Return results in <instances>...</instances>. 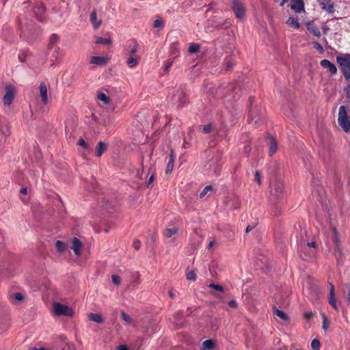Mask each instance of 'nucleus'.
<instances>
[{
    "label": "nucleus",
    "mask_w": 350,
    "mask_h": 350,
    "mask_svg": "<svg viewBox=\"0 0 350 350\" xmlns=\"http://www.w3.org/2000/svg\"><path fill=\"white\" fill-rule=\"evenodd\" d=\"M283 193V183L278 180H273L270 183V202L272 205L271 211L275 216L280 213V201L282 199Z\"/></svg>",
    "instance_id": "1"
},
{
    "label": "nucleus",
    "mask_w": 350,
    "mask_h": 350,
    "mask_svg": "<svg viewBox=\"0 0 350 350\" xmlns=\"http://www.w3.org/2000/svg\"><path fill=\"white\" fill-rule=\"evenodd\" d=\"M306 234L305 228L301 229L300 232V240L299 241V254L301 258L305 260H308L314 258L317 254V243L315 241L306 242L304 236Z\"/></svg>",
    "instance_id": "2"
},
{
    "label": "nucleus",
    "mask_w": 350,
    "mask_h": 350,
    "mask_svg": "<svg viewBox=\"0 0 350 350\" xmlns=\"http://www.w3.org/2000/svg\"><path fill=\"white\" fill-rule=\"evenodd\" d=\"M336 62L339 64L344 78L350 79V53H345L336 57Z\"/></svg>",
    "instance_id": "3"
},
{
    "label": "nucleus",
    "mask_w": 350,
    "mask_h": 350,
    "mask_svg": "<svg viewBox=\"0 0 350 350\" xmlns=\"http://www.w3.org/2000/svg\"><path fill=\"white\" fill-rule=\"evenodd\" d=\"M338 122L345 133L350 130V120L347 116L346 107L342 105L339 108Z\"/></svg>",
    "instance_id": "4"
},
{
    "label": "nucleus",
    "mask_w": 350,
    "mask_h": 350,
    "mask_svg": "<svg viewBox=\"0 0 350 350\" xmlns=\"http://www.w3.org/2000/svg\"><path fill=\"white\" fill-rule=\"evenodd\" d=\"M53 310L54 312L57 316L72 317L73 315V311L71 308L59 303L55 302L53 304Z\"/></svg>",
    "instance_id": "5"
},
{
    "label": "nucleus",
    "mask_w": 350,
    "mask_h": 350,
    "mask_svg": "<svg viewBox=\"0 0 350 350\" xmlns=\"http://www.w3.org/2000/svg\"><path fill=\"white\" fill-rule=\"evenodd\" d=\"M172 100L178 107H183L189 102L186 94L180 89L177 90L176 93L173 95Z\"/></svg>",
    "instance_id": "6"
},
{
    "label": "nucleus",
    "mask_w": 350,
    "mask_h": 350,
    "mask_svg": "<svg viewBox=\"0 0 350 350\" xmlns=\"http://www.w3.org/2000/svg\"><path fill=\"white\" fill-rule=\"evenodd\" d=\"M5 93L3 98V101L5 105L10 106L15 96V88L10 84L6 85L5 87Z\"/></svg>",
    "instance_id": "7"
},
{
    "label": "nucleus",
    "mask_w": 350,
    "mask_h": 350,
    "mask_svg": "<svg viewBox=\"0 0 350 350\" xmlns=\"http://www.w3.org/2000/svg\"><path fill=\"white\" fill-rule=\"evenodd\" d=\"M232 10L239 18H243L245 16V10L241 0L232 1Z\"/></svg>",
    "instance_id": "8"
},
{
    "label": "nucleus",
    "mask_w": 350,
    "mask_h": 350,
    "mask_svg": "<svg viewBox=\"0 0 350 350\" xmlns=\"http://www.w3.org/2000/svg\"><path fill=\"white\" fill-rule=\"evenodd\" d=\"M320 65L323 68L327 69L331 75H334L337 73L338 69L336 66L327 59L321 60Z\"/></svg>",
    "instance_id": "9"
},
{
    "label": "nucleus",
    "mask_w": 350,
    "mask_h": 350,
    "mask_svg": "<svg viewBox=\"0 0 350 350\" xmlns=\"http://www.w3.org/2000/svg\"><path fill=\"white\" fill-rule=\"evenodd\" d=\"M38 90H39V94L41 98L42 103L44 105H47L49 103L48 89H47V86L45 84V83H44V82L40 83Z\"/></svg>",
    "instance_id": "10"
},
{
    "label": "nucleus",
    "mask_w": 350,
    "mask_h": 350,
    "mask_svg": "<svg viewBox=\"0 0 350 350\" xmlns=\"http://www.w3.org/2000/svg\"><path fill=\"white\" fill-rule=\"evenodd\" d=\"M48 54H51L50 57V62L51 66H55L57 63V60L59 59V46H54V48L52 49H47Z\"/></svg>",
    "instance_id": "11"
},
{
    "label": "nucleus",
    "mask_w": 350,
    "mask_h": 350,
    "mask_svg": "<svg viewBox=\"0 0 350 350\" xmlns=\"http://www.w3.org/2000/svg\"><path fill=\"white\" fill-rule=\"evenodd\" d=\"M329 298H328L329 304L333 307V308L336 311L338 312V308L336 304L334 286L332 282H329Z\"/></svg>",
    "instance_id": "12"
},
{
    "label": "nucleus",
    "mask_w": 350,
    "mask_h": 350,
    "mask_svg": "<svg viewBox=\"0 0 350 350\" xmlns=\"http://www.w3.org/2000/svg\"><path fill=\"white\" fill-rule=\"evenodd\" d=\"M71 249L75 254L79 256L81 254L83 244L82 242L77 237H74L71 241Z\"/></svg>",
    "instance_id": "13"
},
{
    "label": "nucleus",
    "mask_w": 350,
    "mask_h": 350,
    "mask_svg": "<svg viewBox=\"0 0 350 350\" xmlns=\"http://www.w3.org/2000/svg\"><path fill=\"white\" fill-rule=\"evenodd\" d=\"M109 58L105 56H92L90 62L92 64L103 66L107 64Z\"/></svg>",
    "instance_id": "14"
},
{
    "label": "nucleus",
    "mask_w": 350,
    "mask_h": 350,
    "mask_svg": "<svg viewBox=\"0 0 350 350\" xmlns=\"http://www.w3.org/2000/svg\"><path fill=\"white\" fill-rule=\"evenodd\" d=\"M320 5L323 10L329 14L334 12V3L332 0H320Z\"/></svg>",
    "instance_id": "15"
},
{
    "label": "nucleus",
    "mask_w": 350,
    "mask_h": 350,
    "mask_svg": "<svg viewBox=\"0 0 350 350\" xmlns=\"http://www.w3.org/2000/svg\"><path fill=\"white\" fill-rule=\"evenodd\" d=\"M175 158H176V156L174 154V152L172 149H171L170 154H169L168 162L167 163V166H166V169H165V173L167 174H171L172 172L173 171Z\"/></svg>",
    "instance_id": "16"
},
{
    "label": "nucleus",
    "mask_w": 350,
    "mask_h": 350,
    "mask_svg": "<svg viewBox=\"0 0 350 350\" xmlns=\"http://www.w3.org/2000/svg\"><path fill=\"white\" fill-rule=\"evenodd\" d=\"M267 140L269 144V156H272L278 150V143L275 139L271 135H268Z\"/></svg>",
    "instance_id": "17"
},
{
    "label": "nucleus",
    "mask_w": 350,
    "mask_h": 350,
    "mask_svg": "<svg viewBox=\"0 0 350 350\" xmlns=\"http://www.w3.org/2000/svg\"><path fill=\"white\" fill-rule=\"evenodd\" d=\"M139 44L134 39L130 40L126 42V51L130 54H135L137 52Z\"/></svg>",
    "instance_id": "18"
},
{
    "label": "nucleus",
    "mask_w": 350,
    "mask_h": 350,
    "mask_svg": "<svg viewBox=\"0 0 350 350\" xmlns=\"http://www.w3.org/2000/svg\"><path fill=\"white\" fill-rule=\"evenodd\" d=\"M293 4L291 5V10L296 12H301L304 10V0H291Z\"/></svg>",
    "instance_id": "19"
},
{
    "label": "nucleus",
    "mask_w": 350,
    "mask_h": 350,
    "mask_svg": "<svg viewBox=\"0 0 350 350\" xmlns=\"http://www.w3.org/2000/svg\"><path fill=\"white\" fill-rule=\"evenodd\" d=\"M307 29L314 36L319 38L321 35L320 29L312 22L306 24Z\"/></svg>",
    "instance_id": "20"
},
{
    "label": "nucleus",
    "mask_w": 350,
    "mask_h": 350,
    "mask_svg": "<svg viewBox=\"0 0 350 350\" xmlns=\"http://www.w3.org/2000/svg\"><path fill=\"white\" fill-rule=\"evenodd\" d=\"M90 21L95 29H97L101 25V20L97 19V14L95 11L90 14Z\"/></svg>",
    "instance_id": "21"
},
{
    "label": "nucleus",
    "mask_w": 350,
    "mask_h": 350,
    "mask_svg": "<svg viewBox=\"0 0 350 350\" xmlns=\"http://www.w3.org/2000/svg\"><path fill=\"white\" fill-rule=\"evenodd\" d=\"M107 148V144L102 141H100L96 148V156L100 157L106 151Z\"/></svg>",
    "instance_id": "22"
},
{
    "label": "nucleus",
    "mask_w": 350,
    "mask_h": 350,
    "mask_svg": "<svg viewBox=\"0 0 350 350\" xmlns=\"http://www.w3.org/2000/svg\"><path fill=\"white\" fill-rule=\"evenodd\" d=\"M179 46L177 42L172 43L170 46V55L173 56L174 57L172 59L176 58L179 55Z\"/></svg>",
    "instance_id": "23"
},
{
    "label": "nucleus",
    "mask_w": 350,
    "mask_h": 350,
    "mask_svg": "<svg viewBox=\"0 0 350 350\" xmlns=\"http://www.w3.org/2000/svg\"><path fill=\"white\" fill-rule=\"evenodd\" d=\"M59 40V37L57 34L53 33L50 36L48 49L54 48V46H58L57 43Z\"/></svg>",
    "instance_id": "24"
},
{
    "label": "nucleus",
    "mask_w": 350,
    "mask_h": 350,
    "mask_svg": "<svg viewBox=\"0 0 350 350\" xmlns=\"http://www.w3.org/2000/svg\"><path fill=\"white\" fill-rule=\"evenodd\" d=\"M139 60V57H136L131 56L128 58V59L126 61L127 66L130 68H134L138 65Z\"/></svg>",
    "instance_id": "25"
},
{
    "label": "nucleus",
    "mask_w": 350,
    "mask_h": 350,
    "mask_svg": "<svg viewBox=\"0 0 350 350\" xmlns=\"http://www.w3.org/2000/svg\"><path fill=\"white\" fill-rule=\"evenodd\" d=\"M89 320L97 323H102L104 322V319L102 316L97 313H90L89 314Z\"/></svg>",
    "instance_id": "26"
},
{
    "label": "nucleus",
    "mask_w": 350,
    "mask_h": 350,
    "mask_svg": "<svg viewBox=\"0 0 350 350\" xmlns=\"http://www.w3.org/2000/svg\"><path fill=\"white\" fill-rule=\"evenodd\" d=\"M215 347V343L213 340H206L202 342V350H212Z\"/></svg>",
    "instance_id": "27"
},
{
    "label": "nucleus",
    "mask_w": 350,
    "mask_h": 350,
    "mask_svg": "<svg viewBox=\"0 0 350 350\" xmlns=\"http://www.w3.org/2000/svg\"><path fill=\"white\" fill-rule=\"evenodd\" d=\"M45 12V8L42 5H38L34 10V12L38 18V19L40 21H42L44 20V18L42 17V14L44 13Z\"/></svg>",
    "instance_id": "28"
},
{
    "label": "nucleus",
    "mask_w": 350,
    "mask_h": 350,
    "mask_svg": "<svg viewBox=\"0 0 350 350\" xmlns=\"http://www.w3.org/2000/svg\"><path fill=\"white\" fill-rule=\"evenodd\" d=\"M286 23L288 25L292 26L296 29H299L300 27V24L299 23L298 18L296 17H293V16L289 17L286 21Z\"/></svg>",
    "instance_id": "29"
},
{
    "label": "nucleus",
    "mask_w": 350,
    "mask_h": 350,
    "mask_svg": "<svg viewBox=\"0 0 350 350\" xmlns=\"http://www.w3.org/2000/svg\"><path fill=\"white\" fill-rule=\"evenodd\" d=\"M96 44H104V45H109L111 44L112 41L111 38H103V37H96Z\"/></svg>",
    "instance_id": "30"
},
{
    "label": "nucleus",
    "mask_w": 350,
    "mask_h": 350,
    "mask_svg": "<svg viewBox=\"0 0 350 350\" xmlns=\"http://www.w3.org/2000/svg\"><path fill=\"white\" fill-rule=\"evenodd\" d=\"M273 313L284 321H286L288 319V315L283 310L275 308Z\"/></svg>",
    "instance_id": "31"
},
{
    "label": "nucleus",
    "mask_w": 350,
    "mask_h": 350,
    "mask_svg": "<svg viewBox=\"0 0 350 350\" xmlns=\"http://www.w3.org/2000/svg\"><path fill=\"white\" fill-rule=\"evenodd\" d=\"M97 98L98 100L103 102L104 104H109L110 102L109 97L103 92H98L97 94Z\"/></svg>",
    "instance_id": "32"
},
{
    "label": "nucleus",
    "mask_w": 350,
    "mask_h": 350,
    "mask_svg": "<svg viewBox=\"0 0 350 350\" xmlns=\"http://www.w3.org/2000/svg\"><path fill=\"white\" fill-rule=\"evenodd\" d=\"M55 247L57 248V250L60 253L64 252L66 248L65 243L59 240L56 241Z\"/></svg>",
    "instance_id": "33"
},
{
    "label": "nucleus",
    "mask_w": 350,
    "mask_h": 350,
    "mask_svg": "<svg viewBox=\"0 0 350 350\" xmlns=\"http://www.w3.org/2000/svg\"><path fill=\"white\" fill-rule=\"evenodd\" d=\"M178 232L177 228H167L164 232V235L167 237L170 238L174 234H176Z\"/></svg>",
    "instance_id": "34"
},
{
    "label": "nucleus",
    "mask_w": 350,
    "mask_h": 350,
    "mask_svg": "<svg viewBox=\"0 0 350 350\" xmlns=\"http://www.w3.org/2000/svg\"><path fill=\"white\" fill-rule=\"evenodd\" d=\"M311 347L313 350H319L321 348V342L319 339L314 338L312 340Z\"/></svg>",
    "instance_id": "35"
},
{
    "label": "nucleus",
    "mask_w": 350,
    "mask_h": 350,
    "mask_svg": "<svg viewBox=\"0 0 350 350\" xmlns=\"http://www.w3.org/2000/svg\"><path fill=\"white\" fill-rule=\"evenodd\" d=\"M200 50V45L198 44H193L190 45L188 48V51L190 53H198Z\"/></svg>",
    "instance_id": "36"
},
{
    "label": "nucleus",
    "mask_w": 350,
    "mask_h": 350,
    "mask_svg": "<svg viewBox=\"0 0 350 350\" xmlns=\"http://www.w3.org/2000/svg\"><path fill=\"white\" fill-rule=\"evenodd\" d=\"M174 63V59H169L165 64L164 66V72L165 73H168L172 64Z\"/></svg>",
    "instance_id": "37"
},
{
    "label": "nucleus",
    "mask_w": 350,
    "mask_h": 350,
    "mask_svg": "<svg viewBox=\"0 0 350 350\" xmlns=\"http://www.w3.org/2000/svg\"><path fill=\"white\" fill-rule=\"evenodd\" d=\"M256 112L253 109H250L248 115V118L251 121H254L255 123H257L260 120L259 118H256Z\"/></svg>",
    "instance_id": "38"
},
{
    "label": "nucleus",
    "mask_w": 350,
    "mask_h": 350,
    "mask_svg": "<svg viewBox=\"0 0 350 350\" xmlns=\"http://www.w3.org/2000/svg\"><path fill=\"white\" fill-rule=\"evenodd\" d=\"M213 190V187L211 185H207L206 186L204 189L201 191V193H200V198H204L208 191H212Z\"/></svg>",
    "instance_id": "39"
},
{
    "label": "nucleus",
    "mask_w": 350,
    "mask_h": 350,
    "mask_svg": "<svg viewBox=\"0 0 350 350\" xmlns=\"http://www.w3.org/2000/svg\"><path fill=\"white\" fill-rule=\"evenodd\" d=\"M208 287H210L215 291H219V292H223L224 290V287L221 285L214 284V283H211L208 285Z\"/></svg>",
    "instance_id": "40"
},
{
    "label": "nucleus",
    "mask_w": 350,
    "mask_h": 350,
    "mask_svg": "<svg viewBox=\"0 0 350 350\" xmlns=\"http://www.w3.org/2000/svg\"><path fill=\"white\" fill-rule=\"evenodd\" d=\"M13 299L18 303L24 299V296L21 293H15L12 295Z\"/></svg>",
    "instance_id": "41"
},
{
    "label": "nucleus",
    "mask_w": 350,
    "mask_h": 350,
    "mask_svg": "<svg viewBox=\"0 0 350 350\" xmlns=\"http://www.w3.org/2000/svg\"><path fill=\"white\" fill-rule=\"evenodd\" d=\"M77 145L81 146L84 149L88 148V144L85 141V139L82 137L79 138L77 142Z\"/></svg>",
    "instance_id": "42"
},
{
    "label": "nucleus",
    "mask_w": 350,
    "mask_h": 350,
    "mask_svg": "<svg viewBox=\"0 0 350 350\" xmlns=\"http://www.w3.org/2000/svg\"><path fill=\"white\" fill-rule=\"evenodd\" d=\"M329 327V321L327 317L323 314V329L327 330Z\"/></svg>",
    "instance_id": "43"
},
{
    "label": "nucleus",
    "mask_w": 350,
    "mask_h": 350,
    "mask_svg": "<svg viewBox=\"0 0 350 350\" xmlns=\"http://www.w3.org/2000/svg\"><path fill=\"white\" fill-rule=\"evenodd\" d=\"M111 280H112V282L116 286H119L120 284L121 280H120V276L118 275H115V274L112 275Z\"/></svg>",
    "instance_id": "44"
},
{
    "label": "nucleus",
    "mask_w": 350,
    "mask_h": 350,
    "mask_svg": "<svg viewBox=\"0 0 350 350\" xmlns=\"http://www.w3.org/2000/svg\"><path fill=\"white\" fill-rule=\"evenodd\" d=\"M121 318L127 323H131V318L128 314H126V312L124 311L121 312Z\"/></svg>",
    "instance_id": "45"
},
{
    "label": "nucleus",
    "mask_w": 350,
    "mask_h": 350,
    "mask_svg": "<svg viewBox=\"0 0 350 350\" xmlns=\"http://www.w3.org/2000/svg\"><path fill=\"white\" fill-rule=\"evenodd\" d=\"M186 278L188 280L194 281L196 279V275L193 271H191L187 273Z\"/></svg>",
    "instance_id": "46"
},
{
    "label": "nucleus",
    "mask_w": 350,
    "mask_h": 350,
    "mask_svg": "<svg viewBox=\"0 0 350 350\" xmlns=\"http://www.w3.org/2000/svg\"><path fill=\"white\" fill-rule=\"evenodd\" d=\"M255 180L257 183L260 185L262 184L261 181V174L259 171H256L255 172Z\"/></svg>",
    "instance_id": "47"
},
{
    "label": "nucleus",
    "mask_w": 350,
    "mask_h": 350,
    "mask_svg": "<svg viewBox=\"0 0 350 350\" xmlns=\"http://www.w3.org/2000/svg\"><path fill=\"white\" fill-rule=\"evenodd\" d=\"M212 131V126L211 124H206L202 127V132L204 133H209Z\"/></svg>",
    "instance_id": "48"
},
{
    "label": "nucleus",
    "mask_w": 350,
    "mask_h": 350,
    "mask_svg": "<svg viewBox=\"0 0 350 350\" xmlns=\"http://www.w3.org/2000/svg\"><path fill=\"white\" fill-rule=\"evenodd\" d=\"M313 44H314V48L320 53H323L324 51V49H323V47L322 46V45H321L319 42H313Z\"/></svg>",
    "instance_id": "49"
},
{
    "label": "nucleus",
    "mask_w": 350,
    "mask_h": 350,
    "mask_svg": "<svg viewBox=\"0 0 350 350\" xmlns=\"http://www.w3.org/2000/svg\"><path fill=\"white\" fill-rule=\"evenodd\" d=\"M334 243H335L336 247H339V238H338V233H337L336 228L334 229Z\"/></svg>",
    "instance_id": "50"
},
{
    "label": "nucleus",
    "mask_w": 350,
    "mask_h": 350,
    "mask_svg": "<svg viewBox=\"0 0 350 350\" xmlns=\"http://www.w3.org/2000/svg\"><path fill=\"white\" fill-rule=\"evenodd\" d=\"M163 22L161 20H155L153 23V27L155 28L163 27Z\"/></svg>",
    "instance_id": "51"
},
{
    "label": "nucleus",
    "mask_w": 350,
    "mask_h": 350,
    "mask_svg": "<svg viewBox=\"0 0 350 350\" xmlns=\"http://www.w3.org/2000/svg\"><path fill=\"white\" fill-rule=\"evenodd\" d=\"M133 246L136 250H138L141 247V242L139 240H135L133 243Z\"/></svg>",
    "instance_id": "52"
},
{
    "label": "nucleus",
    "mask_w": 350,
    "mask_h": 350,
    "mask_svg": "<svg viewBox=\"0 0 350 350\" xmlns=\"http://www.w3.org/2000/svg\"><path fill=\"white\" fill-rule=\"evenodd\" d=\"M228 305L230 308H237V303L234 299H232L228 302Z\"/></svg>",
    "instance_id": "53"
},
{
    "label": "nucleus",
    "mask_w": 350,
    "mask_h": 350,
    "mask_svg": "<svg viewBox=\"0 0 350 350\" xmlns=\"http://www.w3.org/2000/svg\"><path fill=\"white\" fill-rule=\"evenodd\" d=\"M345 92L348 98H350V83L345 88Z\"/></svg>",
    "instance_id": "54"
},
{
    "label": "nucleus",
    "mask_w": 350,
    "mask_h": 350,
    "mask_svg": "<svg viewBox=\"0 0 350 350\" xmlns=\"http://www.w3.org/2000/svg\"><path fill=\"white\" fill-rule=\"evenodd\" d=\"M116 350H129V349L125 345H120L117 347Z\"/></svg>",
    "instance_id": "55"
},
{
    "label": "nucleus",
    "mask_w": 350,
    "mask_h": 350,
    "mask_svg": "<svg viewBox=\"0 0 350 350\" xmlns=\"http://www.w3.org/2000/svg\"><path fill=\"white\" fill-rule=\"evenodd\" d=\"M275 2L280 3V5L283 7L288 0H273Z\"/></svg>",
    "instance_id": "56"
},
{
    "label": "nucleus",
    "mask_w": 350,
    "mask_h": 350,
    "mask_svg": "<svg viewBox=\"0 0 350 350\" xmlns=\"http://www.w3.org/2000/svg\"><path fill=\"white\" fill-rule=\"evenodd\" d=\"M154 180V175L152 174L150 178H148V185L149 186Z\"/></svg>",
    "instance_id": "57"
},
{
    "label": "nucleus",
    "mask_w": 350,
    "mask_h": 350,
    "mask_svg": "<svg viewBox=\"0 0 350 350\" xmlns=\"http://www.w3.org/2000/svg\"><path fill=\"white\" fill-rule=\"evenodd\" d=\"M168 295L170 298L174 299L175 297V294L173 293L172 290L168 291Z\"/></svg>",
    "instance_id": "58"
},
{
    "label": "nucleus",
    "mask_w": 350,
    "mask_h": 350,
    "mask_svg": "<svg viewBox=\"0 0 350 350\" xmlns=\"http://www.w3.org/2000/svg\"><path fill=\"white\" fill-rule=\"evenodd\" d=\"M21 193L22 194H27V188H25V187L21 188Z\"/></svg>",
    "instance_id": "59"
},
{
    "label": "nucleus",
    "mask_w": 350,
    "mask_h": 350,
    "mask_svg": "<svg viewBox=\"0 0 350 350\" xmlns=\"http://www.w3.org/2000/svg\"><path fill=\"white\" fill-rule=\"evenodd\" d=\"M304 315H305L306 318L310 319L312 316V312H306V313H305Z\"/></svg>",
    "instance_id": "60"
},
{
    "label": "nucleus",
    "mask_w": 350,
    "mask_h": 350,
    "mask_svg": "<svg viewBox=\"0 0 350 350\" xmlns=\"http://www.w3.org/2000/svg\"><path fill=\"white\" fill-rule=\"evenodd\" d=\"M214 173L216 176H219L220 174V168H216Z\"/></svg>",
    "instance_id": "61"
},
{
    "label": "nucleus",
    "mask_w": 350,
    "mask_h": 350,
    "mask_svg": "<svg viewBox=\"0 0 350 350\" xmlns=\"http://www.w3.org/2000/svg\"><path fill=\"white\" fill-rule=\"evenodd\" d=\"M214 245V241H211L208 243V249H211Z\"/></svg>",
    "instance_id": "62"
},
{
    "label": "nucleus",
    "mask_w": 350,
    "mask_h": 350,
    "mask_svg": "<svg viewBox=\"0 0 350 350\" xmlns=\"http://www.w3.org/2000/svg\"><path fill=\"white\" fill-rule=\"evenodd\" d=\"M252 228H253V227H252L251 226H247L245 228V232H249L250 231L252 230Z\"/></svg>",
    "instance_id": "63"
},
{
    "label": "nucleus",
    "mask_w": 350,
    "mask_h": 350,
    "mask_svg": "<svg viewBox=\"0 0 350 350\" xmlns=\"http://www.w3.org/2000/svg\"><path fill=\"white\" fill-rule=\"evenodd\" d=\"M347 301H348V302H350V288L349 289V293L347 295Z\"/></svg>",
    "instance_id": "64"
}]
</instances>
